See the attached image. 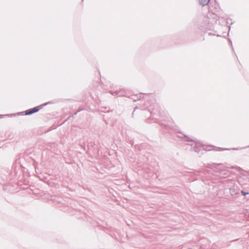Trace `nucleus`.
Returning <instances> with one entry per match:
<instances>
[{"label":"nucleus","mask_w":249,"mask_h":249,"mask_svg":"<svg viewBox=\"0 0 249 249\" xmlns=\"http://www.w3.org/2000/svg\"><path fill=\"white\" fill-rule=\"evenodd\" d=\"M242 194H243L244 195H245V193H244L243 191H242Z\"/></svg>","instance_id":"nucleus-3"},{"label":"nucleus","mask_w":249,"mask_h":249,"mask_svg":"<svg viewBox=\"0 0 249 249\" xmlns=\"http://www.w3.org/2000/svg\"><path fill=\"white\" fill-rule=\"evenodd\" d=\"M39 109L37 108V107H34L31 109L28 110L26 112V115H30L34 113H35L37 111H38Z\"/></svg>","instance_id":"nucleus-1"},{"label":"nucleus","mask_w":249,"mask_h":249,"mask_svg":"<svg viewBox=\"0 0 249 249\" xmlns=\"http://www.w3.org/2000/svg\"><path fill=\"white\" fill-rule=\"evenodd\" d=\"M210 0H199L200 3L204 6L207 5Z\"/></svg>","instance_id":"nucleus-2"}]
</instances>
